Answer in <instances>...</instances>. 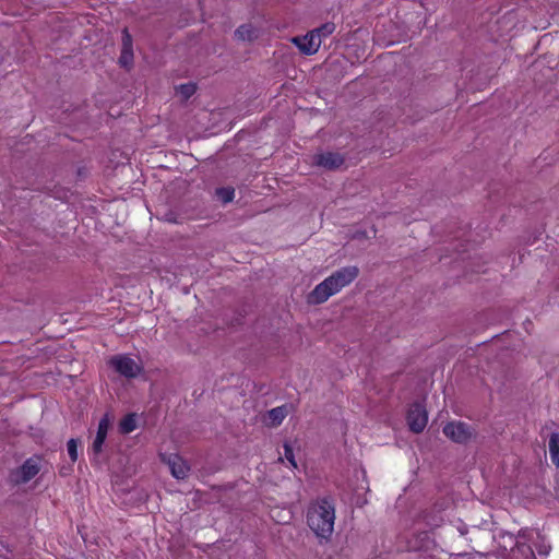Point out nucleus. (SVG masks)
<instances>
[{
  "label": "nucleus",
  "mask_w": 559,
  "mask_h": 559,
  "mask_svg": "<svg viewBox=\"0 0 559 559\" xmlns=\"http://www.w3.org/2000/svg\"><path fill=\"white\" fill-rule=\"evenodd\" d=\"M344 157L340 153L323 152L313 156V165L322 167L328 170H335L343 166Z\"/></svg>",
  "instance_id": "nucleus-8"
},
{
  "label": "nucleus",
  "mask_w": 559,
  "mask_h": 559,
  "mask_svg": "<svg viewBox=\"0 0 559 559\" xmlns=\"http://www.w3.org/2000/svg\"><path fill=\"white\" fill-rule=\"evenodd\" d=\"M292 41L299 48V50L305 55H313L316 53L320 46L321 39L317 38L316 33H307L305 36H297L292 39Z\"/></svg>",
  "instance_id": "nucleus-9"
},
{
  "label": "nucleus",
  "mask_w": 559,
  "mask_h": 559,
  "mask_svg": "<svg viewBox=\"0 0 559 559\" xmlns=\"http://www.w3.org/2000/svg\"><path fill=\"white\" fill-rule=\"evenodd\" d=\"M407 420L412 431L416 433L421 432L428 423L425 407L419 403H415L408 412Z\"/></svg>",
  "instance_id": "nucleus-7"
},
{
  "label": "nucleus",
  "mask_w": 559,
  "mask_h": 559,
  "mask_svg": "<svg viewBox=\"0 0 559 559\" xmlns=\"http://www.w3.org/2000/svg\"><path fill=\"white\" fill-rule=\"evenodd\" d=\"M68 453L72 462L78 460V442L75 439H70L67 444Z\"/></svg>",
  "instance_id": "nucleus-20"
},
{
  "label": "nucleus",
  "mask_w": 559,
  "mask_h": 559,
  "mask_svg": "<svg viewBox=\"0 0 559 559\" xmlns=\"http://www.w3.org/2000/svg\"><path fill=\"white\" fill-rule=\"evenodd\" d=\"M109 427H110V418H109V415L106 414L98 423L96 437L92 444V452L95 456H97L103 450V444L106 440Z\"/></svg>",
  "instance_id": "nucleus-10"
},
{
  "label": "nucleus",
  "mask_w": 559,
  "mask_h": 559,
  "mask_svg": "<svg viewBox=\"0 0 559 559\" xmlns=\"http://www.w3.org/2000/svg\"><path fill=\"white\" fill-rule=\"evenodd\" d=\"M136 428V418L134 414H129L119 423V430L122 433H130Z\"/></svg>",
  "instance_id": "nucleus-14"
},
{
  "label": "nucleus",
  "mask_w": 559,
  "mask_h": 559,
  "mask_svg": "<svg viewBox=\"0 0 559 559\" xmlns=\"http://www.w3.org/2000/svg\"><path fill=\"white\" fill-rule=\"evenodd\" d=\"M160 459L169 466L170 473L175 478H187L190 472V466L181 456L176 453L160 454Z\"/></svg>",
  "instance_id": "nucleus-6"
},
{
  "label": "nucleus",
  "mask_w": 559,
  "mask_h": 559,
  "mask_svg": "<svg viewBox=\"0 0 559 559\" xmlns=\"http://www.w3.org/2000/svg\"><path fill=\"white\" fill-rule=\"evenodd\" d=\"M286 415V409L283 406L275 407L269 411V418L271 420L272 426L281 425Z\"/></svg>",
  "instance_id": "nucleus-15"
},
{
  "label": "nucleus",
  "mask_w": 559,
  "mask_h": 559,
  "mask_svg": "<svg viewBox=\"0 0 559 559\" xmlns=\"http://www.w3.org/2000/svg\"><path fill=\"white\" fill-rule=\"evenodd\" d=\"M284 455L285 459L289 462L290 466L293 468H297V462L295 460L293 448L288 443L284 444Z\"/></svg>",
  "instance_id": "nucleus-19"
},
{
  "label": "nucleus",
  "mask_w": 559,
  "mask_h": 559,
  "mask_svg": "<svg viewBox=\"0 0 559 559\" xmlns=\"http://www.w3.org/2000/svg\"><path fill=\"white\" fill-rule=\"evenodd\" d=\"M133 62L132 39L127 29L123 31L122 50L119 63L124 68H130Z\"/></svg>",
  "instance_id": "nucleus-11"
},
{
  "label": "nucleus",
  "mask_w": 559,
  "mask_h": 559,
  "mask_svg": "<svg viewBox=\"0 0 559 559\" xmlns=\"http://www.w3.org/2000/svg\"><path fill=\"white\" fill-rule=\"evenodd\" d=\"M197 91V86L193 83L181 84L176 87V93L183 99H189Z\"/></svg>",
  "instance_id": "nucleus-16"
},
{
  "label": "nucleus",
  "mask_w": 559,
  "mask_h": 559,
  "mask_svg": "<svg viewBox=\"0 0 559 559\" xmlns=\"http://www.w3.org/2000/svg\"><path fill=\"white\" fill-rule=\"evenodd\" d=\"M40 471V459L29 457L24 464L12 473V480L15 484H25L33 479Z\"/></svg>",
  "instance_id": "nucleus-5"
},
{
  "label": "nucleus",
  "mask_w": 559,
  "mask_h": 559,
  "mask_svg": "<svg viewBox=\"0 0 559 559\" xmlns=\"http://www.w3.org/2000/svg\"><path fill=\"white\" fill-rule=\"evenodd\" d=\"M216 194L222 202L228 203L233 201L235 191L231 188H221L216 190Z\"/></svg>",
  "instance_id": "nucleus-18"
},
{
  "label": "nucleus",
  "mask_w": 559,
  "mask_h": 559,
  "mask_svg": "<svg viewBox=\"0 0 559 559\" xmlns=\"http://www.w3.org/2000/svg\"><path fill=\"white\" fill-rule=\"evenodd\" d=\"M358 274L359 269L355 265L335 271L313 288L309 295V301L316 305L323 304L331 296L340 293L344 287L354 282Z\"/></svg>",
  "instance_id": "nucleus-2"
},
{
  "label": "nucleus",
  "mask_w": 559,
  "mask_h": 559,
  "mask_svg": "<svg viewBox=\"0 0 559 559\" xmlns=\"http://www.w3.org/2000/svg\"><path fill=\"white\" fill-rule=\"evenodd\" d=\"M307 523L318 538L329 540L334 531V502L328 498L313 501L308 508Z\"/></svg>",
  "instance_id": "nucleus-1"
},
{
  "label": "nucleus",
  "mask_w": 559,
  "mask_h": 559,
  "mask_svg": "<svg viewBox=\"0 0 559 559\" xmlns=\"http://www.w3.org/2000/svg\"><path fill=\"white\" fill-rule=\"evenodd\" d=\"M235 36L240 40H252L258 36L257 29L249 24L239 26L236 32Z\"/></svg>",
  "instance_id": "nucleus-13"
},
{
  "label": "nucleus",
  "mask_w": 559,
  "mask_h": 559,
  "mask_svg": "<svg viewBox=\"0 0 559 559\" xmlns=\"http://www.w3.org/2000/svg\"><path fill=\"white\" fill-rule=\"evenodd\" d=\"M334 31H335L334 23H325L322 26H320L316 29H312L310 33H316L317 38H320L322 40V38L330 36Z\"/></svg>",
  "instance_id": "nucleus-17"
},
{
  "label": "nucleus",
  "mask_w": 559,
  "mask_h": 559,
  "mask_svg": "<svg viewBox=\"0 0 559 559\" xmlns=\"http://www.w3.org/2000/svg\"><path fill=\"white\" fill-rule=\"evenodd\" d=\"M443 433L454 442L465 443L474 437V430L463 421H451L443 427Z\"/></svg>",
  "instance_id": "nucleus-4"
},
{
  "label": "nucleus",
  "mask_w": 559,
  "mask_h": 559,
  "mask_svg": "<svg viewBox=\"0 0 559 559\" xmlns=\"http://www.w3.org/2000/svg\"><path fill=\"white\" fill-rule=\"evenodd\" d=\"M108 366L117 373L128 379L136 378L143 371L141 361L126 354L111 356L108 359Z\"/></svg>",
  "instance_id": "nucleus-3"
},
{
  "label": "nucleus",
  "mask_w": 559,
  "mask_h": 559,
  "mask_svg": "<svg viewBox=\"0 0 559 559\" xmlns=\"http://www.w3.org/2000/svg\"><path fill=\"white\" fill-rule=\"evenodd\" d=\"M548 449L551 462L559 467V433L552 432L549 437Z\"/></svg>",
  "instance_id": "nucleus-12"
}]
</instances>
